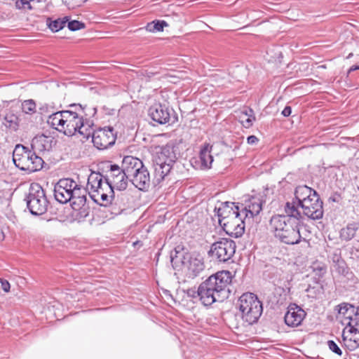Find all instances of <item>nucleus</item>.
<instances>
[{"label":"nucleus","instance_id":"b1692460","mask_svg":"<svg viewBox=\"0 0 359 359\" xmlns=\"http://www.w3.org/2000/svg\"><path fill=\"white\" fill-rule=\"evenodd\" d=\"M318 193L313 189L306 186H298L295 189L294 196L297 200L298 205H300L307 199H310L313 196H318Z\"/></svg>","mask_w":359,"mask_h":359},{"label":"nucleus","instance_id":"393cba45","mask_svg":"<svg viewBox=\"0 0 359 359\" xmlns=\"http://www.w3.org/2000/svg\"><path fill=\"white\" fill-rule=\"evenodd\" d=\"M212 146L205 143L201 148L199 153V159L201 161V168L203 169L210 168L213 161V157L211 155Z\"/></svg>","mask_w":359,"mask_h":359},{"label":"nucleus","instance_id":"09e8293b","mask_svg":"<svg viewBox=\"0 0 359 359\" xmlns=\"http://www.w3.org/2000/svg\"><path fill=\"white\" fill-rule=\"evenodd\" d=\"M29 2H30V0H27Z\"/></svg>","mask_w":359,"mask_h":359},{"label":"nucleus","instance_id":"a19ab883","mask_svg":"<svg viewBox=\"0 0 359 359\" xmlns=\"http://www.w3.org/2000/svg\"><path fill=\"white\" fill-rule=\"evenodd\" d=\"M350 254L352 258L359 260V243L353 245L351 248Z\"/></svg>","mask_w":359,"mask_h":359},{"label":"nucleus","instance_id":"0eeeda50","mask_svg":"<svg viewBox=\"0 0 359 359\" xmlns=\"http://www.w3.org/2000/svg\"><path fill=\"white\" fill-rule=\"evenodd\" d=\"M176 159L172 145L167 144L161 149L153 163L154 185L158 184L168 175Z\"/></svg>","mask_w":359,"mask_h":359},{"label":"nucleus","instance_id":"2f4dec72","mask_svg":"<svg viewBox=\"0 0 359 359\" xmlns=\"http://www.w3.org/2000/svg\"><path fill=\"white\" fill-rule=\"evenodd\" d=\"M69 21V17L65 16L62 18H58L55 20L50 21L48 25V27L53 31V32H58L59 30L62 29L67 22Z\"/></svg>","mask_w":359,"mask_h":359},{"label":"nucleus","instance_id":"423d86ee","mask_svg":"<svg viewBox=\"0 0 359 359\" xmlns=\"http://www.w3.org/2000/svg\"><path fill=\"white\" fill-rule=\"evenodd\" d=\"M181 250H182L183 248L177 246L175 249L174 254L171 252V263L174 266L181 262L187 267L186 276L194 279L204 271L205 264L203 258L200 255L182 252Z\"/></svg>","mask_w":359,"mask_h":359},{"label":"nucleus","instance_id":"f03ea898","mask_svg":"<svg viewBox=\"0 0 359 359\" xmlns=\"http://www.w3.org/2000/svg\"><path fill=\"white\" fill-rule=\"evenodd\" d=\"M233 278L231 272L226 270L209 276L201 283V302L205 306H210L216 302H223L228 298Z\"/></svg>","mask_w":359,"mask_h":359},{"label":"nucleus","instance_id":"72a5a7b5","mask_svg":"<svg viewBox=\"0 0 359 359\" xmlns=\"http://www.w3.org/2000/svg\"><path fill=\"white\" fill-rule=\"evenodd\" d=\"M21 109L25 114H33L36 111V105L33 100H27L22 102Z\"/></svg>","mask_w":359,"mask_h":359},{"label":"nucleus","instance_id":"f704fd0d","mask_svg":"<svg viewBox=\"0 0 359 359\" xmlns=\"http://www.w3.org/2000/svg\"><path fill=\"white\" fill-rule=\"evenodd\" d=\"M342 339H343L344 346L349 351H353L359 346L358 338H357V340H355V339H353L351 337H348V336L346 335L344 330L343 332Z\"/></svg>","mask_w":359,"mask_h":359},{"label":"nucleus","instance_id":"f8f14e48","mask_svg":"<svg viewBox=\"0 0 359 359\" xmlns=\"http://www.w3.org/2000/svg\"><path fill=\"white\" fill-rule=\"evenodd\" d=\"M337 311V318L341 320L342 324L348 326H355L359 323V308L348 304L341 303L335 307Z\"/></svg>","mask_w":359,"mask_h":359},{"label":"nucleus","instance_id":"a211bd4d","mask_svg":"<svg viewBox=\"0 0 359 359\" xmlns=\"http://www.w3.org/2000/svg\"><path fill=\"white\" fill-rule=\"evenodd\" d=\"M215 216L218 218L219 225L240 212L239 207L232 202L218 203L215 207Z\"/></svg>","mask_w":359,"mask_h":359},{"label":"nucleus","instance_id":"e433bc0d","mask_svg":"<svg viewBox=\"0 0 359 359\" xmlns=\"http://www.w3.org/2000/svg\"><path fill=\"white\" fill-rule=\"evenodd\" d=\"M69 9H74L81 6L86 0H63Z\"/></svg>","mask_w":359,"mask_h":359},{"label":"nucleus","instance_id":"a18cd8bd","mask_svg":"<svg viewBox=\"0 0 359 359\" xmlns=\"http://www.w3.org/2000/svg\"><path fill=\"white\" fill-rule=\"evenodd\" d=\"M82 108L84 109V111L86 113L91 114L93 112L92 109H94L95 107L87 109L86 106H85V107L82 106Z\"/></svg>","mask_w":359,"mask_h":359},{"label":"nucleus","instance_id":"473e14b6","mask_svg":"<svg viewBox=\"0 0 359 359\" xmlns=\"http://www.w3.org/2000/svg\"><path fill=\"white\" fill-rule=\"evenodd\" d=\"M168 24L164 20H156L147 24L146 29L150 32L163 31L164 27H167Z\"/></svg>","mask_w":359,"mask_h":359},{"label":"nucleus","instance_id":"4468645a","mask_svg":"<svg viewBox=\"0 0 359 359\" xmlns=\"http://www.w3.org/2000/svg\"><path fill=\"white\" fill-rule=\"evenodd\" d=\"M76 187V182L72 179L60 180L54 187L55 198L60 203H67L72 198V191Z\"/></svg>","mask_w":359,"mask_h":359},{"label":"nucleus","instance_id":"7ed1b4c3","mask_svg":"<svg viewBox=\"0 0 359 359\" xmlns=\"http://www.w3.org/2000/svg\"><path fill=\"white\" fill-rule=\"evenodd\" d=\"M300 226V221L283 215H274L270 220V226L275 237L287 245L297 244L301 241Z\"/></svg>","mask_w":359,"mask_h":359},{"label":"nucleus","instance_id":"49530a36","mask_svg":"<svg viewBox=\"0 0 359 359\" xmlns=\"http://www.w3.org/2000/svg\"><path fill=\"white\" fill-rule=\"evenodd\" d=\"M355 70H359V65H353V66H352L349 69L348 72L350 73L351 72L355 71Z\"/></svg>","mask_w":359,"mask_h":359},{"label":"nucleus","instance_id":"bb28decb","mask_svg":"<svg viewBox=\"0 0 359 359\" xmlns=\"http://www.w3.org/2000/svg\"><path fill=\"white\" fill-rule=\"evenodd\" d=\"M20 119L18 116L12 110L6 112L4 116V126L13 131H16L19 128Z\"/></svg>","mask_w":359,"mask_h":359},{"label":"nucleus","instance_id":"4be33fe9","mask_svg":"<svg viewBox=\"0 0 359 359\" xmlns=\"http://www.w3.org/2000/svg\"><path fill=\"white\" fill-rule=\"evenodd\" d=\"M143 166L144 164L140 159L132 156H126L123 158L120 168L130 178Z\"/></svg>","mask_w":359,"mask_h":359},{"label":"nucleus","instance_id":"cd10ccee","mask_svg":"<svg viewBox=\"0 0 359 359\" xmlns=\"http://www.w3.org/2000/svg\"><path fill=\"white\" fill-rule=\"evenodd\" d=\"M299 207L300 205H298V203H296L294 201L292 203L287 202L285 206V212L286 213L285 216L300 221L302 224L303 216L299 210Z\"/></svg>","mask_w":359,"mask_h":359},{"label":"nucleus","instance_id":"37998d69","mask_svg":"<svg viewBox=\"0 0 359 359\" xmlns=\"http://www.w3.org/2000/svg\"><path fill=\"white\" fill-rule=\"evenodd\" d=\"M259 141L255 135H250L247 138V142L249 144H256Z\"/></svg>","mask_w":359,"mask_h":359},{"label":"nucleus","instance_id":"aec40b11","mask_svg":"<svg viewBox=\"0 0 359 359\" xmlns=\"http://www.w3.org/2000/svg\"><path fill=\"white\" fill-rule=\"evenodd\" d=\"M263 201L260 197L252 196L245 201L243 208L240 211L244 219H250L257 216L262 210Z\"/></svg>","mask_w":359,"mask_h":359},{"label":"nucleus","instance_id":"f257e3e1","mask_svg":"<svg viewBox=\"0 0 359 359\" xmlns=\"http://www.w3.org/2000/svg\"><path fill=\"white\" fill-rule=\"evenodd\" d=\"M69 107H74L75 111L62 110L53 113L48 116V123L65 135L72 136L78 133L88 140L93 133V121L90 117L96 114L97 108L93 109L91 114H88L80 104H72Z\"/></svg>","mask_w":359,"mask_h":359},{"label":"nucleus","instance_id":"5701e85b","mask_svg":"<svg viewBox=\"0 0 359 359\" xmlns=\"http://www.w3.org/2000/svg\"><path fill=\"white\" fill-rule=\"evenodd\" d=\"M102 178L103 176L100 172H92L89 175L86 188L90 196V194L104 188V182L102 181Z\"/></svg>","mask_w":359,"mask_h":359},{"label":"nucleus","instance_id":"6ab92c4d","mask_svg":"<svg viewBox=\"0 0 359 359\" xmlns=\"http://www.w3.org/2000/svg\"><path fill=\"white\" fill-rule=\"evenodd\" d=\"M306 312L296 304L290 305L286 312L284 320L289 327H297L306 317Z\"/></svg>","mask_w":359,"mask_h":359},{"label":"nucleus","instance_id":"412c9836","mask_svg":"<svg viewBox=\"0 0 359 359\" xmlns=\"http://www.w3.org/2000/svg\"><path fill=\"white\" fill-rule=\"evenodd\" d=\"M130 182L141 191H146L150 187V175L147 168L144 165L130 178Z\"/></svg>","mask_w":359,"mask_h":359},{"label":"nucleus","instance_id":"20e7f679","mask_svg":"<svg viewBox=\"0 0 359 359\" xmlns=\"http://www.w3.org/2000/svg\"><path fill=\"white\" fill-rule=\"evenodd\" d=\"M237 306L244 326L257 323L263 311L262 302L251 292L243 294L238 300Z\"/></svg>","mask_w":359,"mask_h":359},{"label":"nucleus","instance_id":"4c0bfd02","mask_svg":"<svg viewBox=\"0 0 359 359\" xmlns=\"http://www.w3.org/2000/svg\"><path fill=\"white\" fill-rule=\"evenodd\" d=\"M327 346L333 353H336L339 356L342 355V351L334 341L329 340L327 341Z\"/></svg>","mask_w":359,"mask_h":359},{"label":"nucleus","instance_id":"39448f33","mask_svg":"<svg viewBox=\"0 0 359 359\" xmlns=\"http://www.w3.org/2000/svg\"><path fill=\"white\" fill-rule=\"evenodd\" d=\"M13 161L17 168L28 172L42 169L44 161L35 151L22 144H17L13 152Z\"/></svg>","mask_w":359,"mask_h":359},{"label":"nucleus","instance_id":"1a4fd4ad","mask_svg":"<svg viewBox=\"0 0 359 359\" xmlns=\"http://www.w3.org/2000/svg\"><path fill=\"white\" fill-rule=\"evenodd\" d=\"M104 177L105 179V188L109 194H113L114 189L125 190L130 182L129 177L116 164H110Z\"/></svg>","mask_w":359,"mask_h":359},{"label":"nucleus","instance_id":"c03bdc74","mask_svg":"<svg viewBox=\"0 0 359 359\" xmlns=\"http://www.w3.org/2000/svg\"><path fill=\"white\" fill-rule=\"evenodd\" d=\"M291 113L292 109L289 106L285 107L282 111V114L285 117L289 116L291 114Z\"/></svg>","mask_w":359,"mask_h":359},{"label":"nucleus","instance_id":"6e6552de","mask_svg":"<svg viewBox=\"0 0 359 359\" xmlns=\"http://www.w3.org/2000/svg\"><path fill=\"white\" fill-rule=\"evenodd\" d=\"M27 208L34 215L44 214L48 206V201L46 196L45 191L37 183L30 185L28 194L25 198Z\"/></svg>","mask_w":359,"mask_h":359},{"label":"nucleus","instance_id":"58836bf2","mask_svg":"<svg viewBox=\"0 0 359 359\" xmlns=\"http://www.w3.org/2000/svg\"><path fill=\"white\" fill-rule=\"evenodd\" d=\"M201 285L198 286V290H195L194 288L188 289L187 291V294L189 297L196 298L199 297L201 301V294L200 292Z\"/></svg>","mask_w":359,"mask_h":359},{"label":"nucleus","instance_id":"dca6fc26","mask_svg":"<svg viewBox=\"0 0 359 359\" xmlns=\"http://www.w3.org/2000/svg\"><path fill=\"white\" fill-rule=\"evenodd\" d=\"M244 216L241 212L231 216L220 226L226 234L231 237L239 238L245 231Z\"/></svg>","mask_w":359,"mask_h":359},{"label":"nucleus","instance_id":"c85d7f7f","mask_svg":"<svg viewBox=\"0 0 359 359\" xmlns=\"http://www.w3.org/2000/svg\"><path fill=\"white\" fill-rule=\"evenodd\" d=\"M31 146L32 149L45 151L49 149L50 144L48 141V137L42 135L35 137L32 141Z\"/></svg>","mask_w":359,"mask_h":359},{"label":"nucleus","instance_id":"c9c22d12","mask_svg":"<svg viewBox=\"0 0 359 359\" xmlns=\"http://www.w3.org/2000/svg\"><path fill=\"white\" fill-rule=\"evenodd\" d=\"M67 22V27L71 31H77L85 27L84 23L78 20H69Z\"/></svg>","mask_w":359,"mask_h":359},{"label":"nucleus","instance_id":"ddd939ff","mask_svg":"<svg viewBox=\"0 0 359 359\" xmlns=\"http://www.w3.org/2000/svg\"><path fill=\"white\" fill-rule=\"evenodd\" d=\"M90 137H92V142L98 149H107L113 145L116 141V135L112 127L101 128L97 131H94L93 129V133Z\"/></svg>","mask_w":359,"mask_h":359},{"label":"nucleus","instance_id":"9b49d317","mask_svg":"<svg viewBox=\"0 0 359 359\" xmlns=\"http://www.w3.org/2000/svg\"><path fill=\"white\" fill-rule=\"evenodd\" d=\"M151 118L159 124L175 123L177 116L172 109L161 104H154L151 106L148 111Z\"/></svg>","mask_w":359,"mask_h":359},{"label":"nucleus","instance_id":"7c9ffc66","mask_svg":"<svg viewBox=\"0 0 359 359\" xmlns=\"http://www.w3.org/2000/svg\"><path fill=\"white\" fill-rule=\"evenodd\" d=\"M252 114L253 111L250 109L248 111H243L240 116L243 126L246 128L252 126L254 121L255 120V117Z\"/></svg>","mask_w":359,"mask_h":359},{"label":"nucleus","instance_id":"9d476101","mask_svg":"<svg viewBox=\"0 0 359 359\" xmlns=\"http://www.w3.org/2000/svg\"><path fill=\"white\" fill-rule=\"evenodd\" d=\"M236 248V245L233 241L228 238H222L220 241L212 244L208 254L219 262H225L233 256Z\"/></svg>","mask_w":359,"mask_h":359},{"label":"nucleus","instance_id":"c756f323","mask_svg":"<svg viewBox=\"0 0 359 359\" xmlns=\"http://www.w3.org/2000/svg\"><path fill=\"white\" fill-rule=\"evenodd\" d=\"M358 229V224L357 223L349 224L341 230L340 236L343 240L350 241L354 238Z\"/></svg>","mask_w":359,"mask_h":359},{"label":"nucleus","instance_id":"2eb2a0df","mask_svg":"<svg viewBox=\"0 0 359 359\" xmlns=\"http://www.w3.org/2000/svg\"><path fill=\"white\" fill-rule=\"evenodd\" d=\"M319 195L313 196L300 205L304 215L308 218L316 220L321 219L323 216V206Z\"/></svg>","mask_w":359,"mask_h":359},{"label":"nucleus","instance_id":"79ce46f5","mask_svg":"<svg viewBox=\"0 0 359 359\" xmlns=\"http://www.w3.org/2000/svg\"><path fill=\"white\" fill-rule=\"evenodd\" d=\"M1 287H2L3 290L6 292H9L11 286H10V283H8V281H7L6 280H1Z\"/></svg>","mask_w":359,"mask_h":359},{"label":"nucleus","instance_id":"ea45409f","mask_svg":"<svg viewBox=\"0 0 359 359\" xmlns=\"http://www.w3.org/2000/svg\"><path fill=\"white\" fill-rule=\"evenodd\" d=\"M15 6L19 9H31L30 2L27 0H16Z\"/></svg>","mask_w":359,"mask_h":359},{"label":"nucleus","instance_id":"a878e982","mask_svg":"<svg viewBox=\"0 0 359 359\" xmlns=\"http://www.w3.org/2000/svg\"><path fill=\"white\" fill-rule=\"evenodd\" d=\"M90 196L95 203H97L101 205L107 206L111 203V200L114 198V194H109L104 187L101 189V190H97L95 193L90 194Z\"/></svg>","mask_w":359,"mask_h":359},{"label":"nucleus","instance_id":"f3484780","mask_svg":"<svg viewBox=\"0 0 359 359\" xmlns=\"http://www.w3.org/2000/svg\"><path fill=\"white\" fill-rule=\"evenodd\" d=\"M87 192V188L76 184V187L72 191V198L69 201L72 209L74 211L80 210L81 213L84 214V217L88 215V208L86 207Z\"/></svg>","mask_w":359,"mask_h":359},{"label":"nucleus","instance_id":"de8ad7c7","mask_svg":"<svg viewBox=\"0 0 359 359\" xmlns=\"http://www.w3.org/2000/svg\"><path fill=\"white\" fill-rule=\"evenodd\" d=\"M155 74L154 73H152V72H150L147 74V76L150 79L151 76H154Z\"/></svg>","mask_w":359,"mask_h":359}]
</instances>
